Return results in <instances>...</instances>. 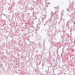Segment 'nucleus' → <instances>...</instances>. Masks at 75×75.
I'll list each match as a JSON object with an SVG mask.
<instances>
[{"instance_id":"obj_1","label":"nucleus","mask_w":75,"mask_h":75,"mask_svg":"<svg viewBox=\"0 0 75 75\" xmlns=\"http://www.w3.org/2000/svg\"><path fill=\"white\" fill-rule=\"evenodd\" d=\"M47 4H51V3H50V2L47 3Z\"/></svg>"}]
</instances>
